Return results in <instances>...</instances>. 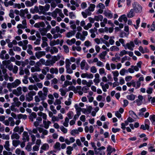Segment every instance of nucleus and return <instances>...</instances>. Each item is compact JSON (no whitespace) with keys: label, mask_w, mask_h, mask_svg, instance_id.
I'll return each mask as SVG.
<instances>
[{"label":"nucleus","mask_w":155,"mask_h":155,"mask_svg":"<svg viewBox=\"0 0 155 155\" xmlns=\"http://www.w3.org/2000/svg\"><path fill=\"white\" fill-rule=\"evenodd\" d=\"M37 130L40 133H42L41 136V138L42 139H44L45 138V135H47L48 133V130L40 127L34 128L32 130L31 129L28 130L29 134L30 135L31 139L32 142L31 143V144H34L36 140V137L35 135L32 134H36L37 133Z\"/></svg>","instance_id":"nucleus-1"},{"label":"nucleus","mask_w":155,"mask_h":155,"mask_svg":"<svg viewBox=\"0 0 155 155\" xmlns=\"http://www.w3.org/2000/svg\"><path fill=\"white\" fill-rule=\"evenodd\" d=\"M24 129L23 127L21 126L20 128L18 126L15 127L13 131L15 132L13 133L11 136V138L12 140H19L20 136L15 132H18L19 134H21L23 132Z\"/></svg>","instance_id":"nucleus-2"},{"label":"nucleus","mask_w":155,"mask_h":155,"mask_svg":"<svg viewBox=\"0 0 155 155\" xmlns=\"http://www.w3.org/2000/svg\"><path fill=\"white\" fill-rule=\"evenodd\" d=\"M71 63L69 59H66L65 61V68L66 71L67 73L71 74L73 73V70H74L76 69V65L75 64H73L71 66V68H70Z\"/></svg>","instance_id":"nucleus-3"},{"label":"nucleus","mask_w":155,"mask_h":155,"mask_svg":"<svg viewBox=\"0 0 155 155\" xmlns=\"http://www.w3.org/2000/svg\"><path fill=\"white\" fill-rule=\"evenodd\" d=\"M43 93L42 91H39L38 94L41 100V101H44L46 99L48 92V88L45 87H44L43 88Z\"/></svg>","instance_id":"nucleus-4"},{"label":"nucleus","mask_w":155,"mask_h":155,"mask_svg":"<svg viewBox=\"0 0 155 155\" xmlns=\"http://www.w3.org/2000/svg\"><path fill=\"white\" fill-rule=\"evenodd\" d=\"M49 71V68L46 67L44 68L42 70V72L43 74H41L39 75L37 73H35L32 74V78H44L45 75L47 74V72Z\"/></svg>","instance_id":"nucleus-5"},{"label":"nucleus","mask_w":155,"mask_h":155,"mask_svg":"<svg viewBox=\"0 0 155 155\" xmlns=\"http://www.w3.org/2000/svg\"><path fill=\"white\" fill-rule=\"evenodd\" d=\"M21 83L20 81L18 79H16L15 81L12 83H8L7 84V87L8 88L9 91H12V88H15Z\"/></svg>","instance_id":"nucleus-6"},{"label":"nucleus","mask_w":155,"mask_h":155,"mask_svg":"<svg viewBox=\"0 0 155 155\" xmlns=\"http://www.w3.org/2000/svg\"><path fill=\"white\" fill-rule=\"evenodd\" d=\"M58 15L62 18H63L64 16L61 10L57 8L51 13V16L54 18H55L57 17Z\"/></svg>","instance_id":"nucleus-7"},{"label":"nucleus","mask_w":155,"mask_h":155,"mask_svg":"<svg viewBox=\"0 0 155 155\" xmlns=\"http://www.w3.org/2000/svg\"><path fill=\"white\" fill-rule=\"evenodd\" d=\"M80 66L81 69L85 71H88L90 68V66L85 59H83L81 62Z\"/></svg>","instance_id":"nucleus-8"},{"label":"nucleus","mask_w":155,"mask_h":155,"mask_svg":"<svg viewBox=\"0 0 155 155\" xmlns=\"http://www.w3.org/2000/svg\"><path fill=\"white\" fill-rule=\"evenodd\" d=\"M36 94V92L35 91H29L25 95V100L28 102L32 101L33 99V96Z\"/></svg>","instance_id":"nucleus-9"},{"label":"nucleus","mask_w":155,"mask_h":155,"mask_svg":"<svg viewBox=\"0 0 155 155\" xmlns=\"http://www.w3.org/2000/svg\"><path fill=\"white\" fill-rule=\"evenodd\" d=\"M50 72L51 74H48L46 78H53V74H58V70L57 68H51L49 69Z\"/></svg>","instance_id":"nucleus-10"},{"label":"nucleus","mask_w":155,"mask_h":155,"mask_svg":"<svg viewBox=\"0 0 155 155\" xmlns=\"http://www.w3.org/2000/svg\"><path fill=\"white\" fill-rule=\"evenodd\" d=\"M133 7L134 10L136 13H140L141 12L142 10V7L139 4L135 2L133 4Z\"/></svg>","instance_id":"nucleus-11"},{"label":"nucleus","mask_w":155,"mask_h":155,"mask_svg":"<svg viewBox=\"0 0 155 155\" xmlns=\"http://www.w3.org/2000/svg\"><path fill=\"white\" fill-rule=\"evenodd\" d=\"M63 42L64 41L62 39L60 41L59 39H57L56 40H54L51 41L50 44L51 46H54L59 44H60L61 46H62Z\"/></svg>","instance_id":"nucleus-12"},{"label":"nucleus","mask_w":155,"mask_h":155,"mask_svg":"<svg viewBox=\"0 0 155 155\" xmlns=\"http://www.w3.org/2000/svg\"><path fill=\"white\" fill-rule=\"evenodd\" d=\"M135 47V45L133 41H130L129 43H127L124 47L125 49L128 48L131 51H133Z\"/></svg>","instance_id":"nucleus-13"},{"label":"nucleus","mask_w":155,"mask_h":155,"mask_svg":"<svg viewBox=\"0 0 155 155\" xmlns=\"http://www.w3.org/2000/svg\"><path fill=\"white\" fill-rule=\"evenodd\" d=\"M49 147V146L48 144L46 143L43 144L41 147L40 153H43V151H46L48 150Z\"/></svg>","instance_id":"nucleus-14"},{"label":"nucleus","mask_w":155,"mask_h":155,"mask_svg":"<svg viewBox=\"0 0 155 155\" xmlns=\"http://www.w3.org/2000/svg\"><path fill=\"white\" fill-rule=\"evenodd\" d=\"M21 89V87H19L16 89L13 90V93L17 96H19L22 94Z\"/></svg>","instance_id":"nucleus-15"},{"label":"nucleus","mask_w":155,"mask_h":155,"mask_svg":"<svg viewBox=\"0 0 155 155\" xmlns=\"http://www.w3.org/2000/svg\"><path fill=\"white\" fill-rule=\"evenodd\" d=\"M22 140L25 142L28 141L29 140V136L28 133L26 131H24L22 134Z\"/></svg>","instance_id":"nucleus-16"},{"label":"nucleus","mask_w":155,"mask_h":155,"mask_svg":"<svg viewBox=\"0 0 155 155\" xmlns=\"http://www.w3.org/2000/svg\"><path fill=\"white\" fill-rule=\"evenodd\" d=\"M104 14L108 18L111 19L113 18V13L109 10L105 11L104 12Z\"/></svg>","instance_id":"nucleus-17"},{"label":"nucleus","mask_w":155,"mask_h":155,"mask_svg":"<svg viewBox=\"0 0 155 155\" xmlns=\"http://www.w3.org/2000/svg\"><path fill=\"white\" fill-rule=\"evenodd\" d=\"M45 53L44 51H39L36 52L35 53V56L38 59H39L42 57L45 56Z\"/></svg>","instance_id":"nucleus-18"},{"label":"nucleus","mask_w":155,"mask_h":155,"mask_svg":"<svg viewBox=\"0 0 155 155\" xmlns=\"http://www.w3.org/2000/svg\"><path fill=\"white\" fill-rule=\"evenodd\" d=\"M92 109V107L91 106H89L87 109L82 108V112L85 114H90Z\"/></svg>","instance_id":"nucleus-19"},{"label":"nucleus","mask_w":155,"mask_h":155,"mask_svg":"<svg viewBox=\"0 0 155 155\" xmlns=\"http://www.w3.org/2000/svg\"><path fill=\"white\" fill-rule=\"evenodd\" d=\"M14 103L13 105L17 107H19L21 104V103L19 101L17 97H15L13 98Z\"/></svg>","instance_id":"nucleus-20"},{"label":"nucleus","mask_w":155,"mask_h":155,"mask_svg":"<svg viewBox=\"0 0 155 155\" xmlns=\"http://www.w3.org/2000/svg\"><path fill=\"white\" fill-rule=\"evenodd\" d=\"M118 20L120 22H122L123 21L125 23H126L127 21V18L125 15H121Z\"/></svg>","instance_id":"nucleus-21"},{"label":"nucleus","mask_w":155,"mask_h":155,"mask_svg":"<svg viewBox=\"0 0 155 155\" xmlns=\"http://www.w3.org/2000/svg\"><path fill=\"white\" fill-rule=\"evenodd\" d=\"M138 99L136 100V102L137 103L138 106H140L142 104L143 100V97L142 95H139L138 96Z\"/></svg>","instance_id":"nucleus-22"},{"label":"nucleus","mask_w":155,"mask_h":155,"mask_svg":"<svg viewBox=\"0 0 155 155\" xmlns=\"http://www.w3.org/2000/svg\"><path fill=\"white\" fill-rule=\"evenodd\" d=\"M74 107L76 109L77 114H81V111H82V109L77 104H76L74 105Z\"/></svg>","instance_id":"nucleus-23"},{"label":"nucleus","mask_w":155,"mask_h":155,"mask_svg":"<svg viewBox=\"0 0 155 155\" xmlns=\"http://www.w3.org/2000/svg\"><path fill=\"white\" fill-rule=\"evenodd\" d=\"M75 141V139L72 137L70 138L69 140L68 139L65 140V142L68 145H69L71 143H74Z\"/></svg>","instance_id":"nucleus-24"},{"label":"nucleus","mask_w":155,"mask_h":155,"mask_svg":"<svg viewBox=\"0 0 155 155\" xmlns=\"http://www.w3.org/2000/svg\"><path fill=\"white\" fill-rule=\"evenodd\" d=\"M4 147L5 149L8 151H10V144L9 141H6L5 142V144L4 145Z\"/></svg>","instance_id":"nucleus-25"},{"label":"nucleus","mask_w":155,"mask_h":155,"mask_svg":"<svg viewBox=\"0 0 155 155\" xmlns=\"http://www.w3.org/2000/svg\"><path fill=\"white\" fill-rule=\"evenodd\" d=\"M7 70L5 68L2 69V76L1 78H12V77H9L7 73Z\"/></svg>","instance_id":"nucleus-26"},{"label":"nucleus","mask_w":155,"mask_h":155,"mask_svg":"<svg viewBox=\"0 0 155 155\" xmlns=\"http://www.w3.org/2000/svg\"><path fill=\"white\" fill-rule=\"evenodd\" d=\"M31 13L34 14L35 13H38L39 12V8L38 6H35L34 8H31L30 10Z\"/></svg>","instance_id":"nucleus-27"},{"label":"nucleus","mask_w":155,"mask_h":155,"mask_svg":"<svg viewBox=\"0 0 155 155\" xmlns=\"http://www.w3.org/2000/svg\"><path fill=\"white\" fill-rule=\"evenodd\" d=\"M61 58L60 54H58L57 56H54L52 57L51 60L54 64L56 61L59 60Z\"/></svg>","instance_id":"nucleus-28"},{"label":"nucleus","mask_w":155,"mask_h":155,"mask_svg":"<svg viewBox=\"0 0 155 155\" xmlns=\"http://www.w3.org/2000/svg\"><path fill=\"white\" fill-rule=\"evenodd\" d=\"M39 31L42 36H45L46 35L47 31L46 29L44 28H41L39 29Z\"/></svg>","instance_id":"nucleus-29"},{"label":"nucleus","mask_w":155,"mask_h":155,"mask_svg":"<svg viewBox=\"0 0 155 155\" xmlns=\"http://www.w3.org/2000/svg\"><path fill=\"white\" fill-rule=\"evenodd\" d=\"M31 72H34L36 71H40L41 69L38 66H35L34 67H32L31 68Z\"/></svg>","instance_id":"nucleus-30"},{"label":"nucleus","mask_w":155,"mask_h":155,"mask_svg":"<svg viewBox=\"0 0 155 155\" xmlns=\"http://www.w3.org/2000/svg\"><path fill=\"white\" fill-rule=\"evenodd\" d=\"M88 35V33L86 31H84L82 32V34L81 36V40L82 41H84L86 38V36H87Z\"/></svg>","instance_id":"nucleus-31"},{"label":"nucleus","mask_w":155,"mask_h":155,"mask_svg":"<svg viewBox=\"0 0 155 155\" xmlns=\"http://www.w3.org/2000/svg\"><path fill=\"white\" fill-rule=\"evenodd\" d=\"M20 143V142L19 140H12V144L13 146L16 147Z\"/></svg>","instance_id":"nucleus-32"},{"label":"nucleus","mask_w":155,"mask_h":155,"mask_svg":"<svg viewBox=\"0 0 155 155\" xmlns=\"http://www.w3.org/2000/svg\"><path fill=\"white\" fill-rule=\"evenodd\" d=\"M15 153L18 155H25V152L24 151H21L19 148H17L15 151Z\"/></svg>","instance_id":"nucleus-33"},{"label":"nucleus","mask_w":155,"mask_h":155,"mask_svg":"<svg viewBox=\"0 0 155 155\" xmlns=\"http://www.w3.org/2000/svg\"><path fill=\"white\" fill-rule=\"evenodd\" d=\"M58 49L57 48L55 47H52L50 50V52L52 54L56 53L58 52Z\"/></svg>","instance_id":"nucleus-34"},{"label":"nucleus","mask_w":155,"mask_h":155,"mask_svg":"<svg viewBox=\"0 0 155 155\" xmlns=\"http://www.w3.org/2000/svg\"><path fill=\"white\" fill-rule=\"evenodd\" d=\"M93 74L90 73H83L81 75V78H93Z\"/></svg>","instance_id":"nucleus-35"},{"label":"nucleus","mask_w":155,"mask_h":155,"mask_svg":"<svg viewBox=\"0 0 155 155\" xmlns=\"http://www.w3.org/2000/svg\"><path fill=\"white\" fill-rule=\"evenodd\" d=\"M54 148L57 150H60L61 149L60 143L58 142H56L54 145Z\"/></svg>","instance_id":"nucleus-36"},{"label":"nucleus","mask_w":155,"mask_h":155,"mask_svg":"<svg viewBox=\"0 0 155 155\" xmlns=\"http://www.w3.org/2000/svg\"><path fill=\"white\" fill-rule=\"evenodd\" d=\"M147 110L146 108L144 107L139 110V112L138 114V115L140 117H142L144 115L143 113Z\"/></svg>","instance_id":"nucleus-37"},{"label":"nucleus","mask_w":155,"mask_h":155,"mask_svg":"<svg viewBox=\"0 0 155 155\" xmlns=\"http://www.w3.org/2000/svg\"><path fill=\"white\" fill-rule=\"evenodd\" d=\"M134 10L133 9H131L129 12L127 14V17L129 18H131L134 17Z\"/></svg>","instance_id":"nucleus-38"},{"label":"nucleus","mask_w":155,"mask_h":155,"mask_svg":"<svg viewBox=\"0 0 155 155\" xmlns=\"http://www.w3.org/2000/svg\"><path fill=\"white\" fill-rule=\"evenodd\" d=\"M43 123L44 126V127L47 129L48 128L49 125L51 124V122L49 121H47L46 120H43Z\"/></svg>","instance_id":"nucleus-39"},{"label":"nucleus","mask_w":155,"mask_h":155,"mask_svg":"<svg viewBox=\"0 0 155 155\" xmlns=\"http://www.w3.org/2000/svg\"><path fill=\"white\" fill-rule=\"evenodd\" d=\"M94 18L97 21H102L103 19V16L101 15H96L94 16Z\"/></svg>","instance_id":"nucleus-40"},{"label":"nucleus","mask_w":155,"mask_h":155,"mask_svg":"<svg viewBox=\"0 0 155 155\" xmlns=\"http://www.w3.org/2000/svg\"><path fill=\"white\" fill-rule=\"evenodd\" d=\"M107 54L106 51L102 52L99 55V57L101 60L104 59H105V56Z\"/></svg>","instance_id":"nucleus-41"},{"label":"nucleus","mask_w":155,"mask_h":155,"mask_svg":"<svg viewBox=\"0 0 155 155\" xmlns=\"http://www.w3.org/2000/svg\"><path fill=\"white\" fill-rule=\"evenodd\" d=\"M9 123H10V126L12 127L14 126L15 124V122L13 118L9 117L8 118Z\"/></svg>","instance_id":"nucleus-42"},{"label":"nucleus","mask_w":155,"mask_h":155,"mask_svg":"<svg viewBox=\"0 0 155 155\" xmlns=\"http://www.w3.org/2000/svg\"><path fill=\"white\" fill-rule=\"evenodd\" d=\"M110 51H117L119 50V48L116 46H113L110 48Z\"/></svg>","instance_id":"nucleus-43"},{"label":"nucleus","mask_w":155,"mask_h":155,"mask_svg":"<svg viewBox=\"0 0 155 155\" xmlns=\"http://www.w3.org/2000/svg\"><path fill=\"white\" fill-rule=\"evenodd\" d=\"M66 153L67 154L70 155L72 153L71 151L73 150V148L71 146H68L67 148Z\"/></svg>","instance_id":"nucleus-44"},{"label":"nucleus","mask_w":155,"mask_h":155,"mask_svg":"<svg viewBox=\"0 0 155 155\" xmlns=\"http://www.w3.org/2000/svg\"><path fill=\"white\" fill-rule=\"evenodd\" d=\"M128 73L127 70L125 69V68H122L120 71V74L121 76H124L126 74Z\"/></svg>","instance_id":"nucleus-45"},{"label":"nucleus","mask_w":155,"mask_h":155,"mask_svg":"<svg viewBox=\"0 0 155 155\" xmlns=\"http://www.w3.org/2000/svg\"><path fill=\"white\" fill-rule=\"evenodd\" d=\"M38 8L39 10V14H41L42 13L44 14L45 12V10L43 6L40 5L39 6Z\"/></svg>","instance_id":"nucleus-46"},{"label":"nucleus","mask_w":155,"mask_h":155,"mask_svg":"<svg viewBox=\"0 0 155 155\" xmlns=\"http://www.w3.org/2000/svg\"><path fill=\"white\" fill-rule=\"evenodd\" d=\"M32 145L33 144H31V143H28L27 145L25 147V149L28 151H30L31 150Z\"/></svg>","instance_id":"nucleus-47"},{"label":"nucleus","mask_w":155,"mask_h":155,"mask_svg":"<svg viewBox=\"0 0 155 155\" xmlns=\"http://www.w3.org/2000/svg\"><path fill=\"white\" fill-rule=\"evenodd\" d=\"M54 64L51 60H47L45 62V65L51 66L53 65Z\"/></svg>","instance_id":"nucleus-48"},{"label":"nucleus","mask_w":155,"mask_h":155,"mask_svg":"<svg viewBox=\"0 0 155 155\" xmlns=\"http://www.w3.org/2000/svg\"><path fill=\"white\" fill-rule=\"evenodd\" d=\"M97 61L96 58H94L93 59H89L87 60V61L89 64H93L94 63H96Z\"/></svg>","instance_id":"nucleus-49"},{"label":"nucleus","mask_w":155,"mask_h":155,"mask_svg":"<svg viewBox=\"0 0 155 155\" xmlns=\"http://www.w3.org/2000/svg\"><path fill=\"white\" fill-rule=\"evenodd\" d=\"M6 51L5 50H2L0 53V58L2 60L5 59L4 55L6 53Z\"/></svg>","instance_id":"nucleus-50"},{"label":"nucleus","mask_w":155,"mask_h":155,"mask_svg":"<svg viewBox=\"0 0 155 155\" xmlns=\"http://www.w3.org/2000/svg\"><path fill=\"white\" fill-rule=\"evenodd\" d=\"M95 8V5L93 4H91L90 5V6L88 8V9L90 11L93 12L94 10V8Z\"/></svg>","instance_id":"nucleus-51"},{"label":"nucleus","mask_w":155,"mask_h":155,"mask_svg":"<svg viewBox=\"0 0 155 155\" xmlns=\"http://www.w3.org/2000/svg\"><path fill=\"white\" fill-rule=\"evenodd\" d=\"M96 59L97 61H96V64L97 66L98 67H103L104 66V63L100 61H98V59L96 58Z\"/></svg>","instance_id":"nucleus-52"},{"label":"nucleus","mask_w":155,"mask_h":155,"mask_svg":"<svg viewBox=\"0 0 155 155\" xmlns=\"http://www.w3.org/2000/svg\"><path fill=\"white\" fill-rule=\"evenodd\" d=\"M30 82L33 83H34L35 82H37L40 81L39 78H34L33 79L32 78H28Z\"/></svg>","instance_id":"nucleus-53"},{"label":"nucleus","mask_w":155,"mask_h":155,"mask_svg":"<svg viewBox=\"0 0 155 155\" xmlns=\"http://www.w3.org/2000/svg\"><path fill=\"white\" fill-rule=\"evenodd\" d=\"M75 34L74 32L73 31H71L68 32L66 34V36L68 38L71 37Z\"/></svg>","instance_id":"nucleus-54"},{"label":"nucleus","mask_w":155,"mask_h":155,"mask_svg":"<svg viewBox=\"0 0 155 155\" xmlns=\"http://www.w3.org/2000/svg\"><path fill=\"white\" fill-rule=\"evenodd\" d=\"M114 38H115L114 36H111L109 40V42L110 43V45H112L114 44L115 41L114 40Z\"/></svg>","instance_id":"nucleus-55"},{"label":"nucleus","mask_w":155,"mask_h":155,"mask_svg":"<svg viewBox=\"0 0 155 155\" xmlns=\"http://www.w3.org/2000/svg\"><path fill=\"white\" fill-rule=\"evenodd\" d=\"M135 96L134 94L128 95L127 96V98L131 101H133L135 98Z\"/></svg>","instance_id":"nucleus-56"},{"label":"nucleus","mask_w":155,"mask_h":155,"mask_svg":"<svg viewBox=\"0 0 155 155\" xmlns=\"http://www.w3.org/2000/svg\"><path fill=\"white\" fill-rule=\"evenodd\" d=\"M2 64L4 65L5 66L6 68L11 64V61L9 60H5L2 61Z\"/></svg>","instance_id":"nucleus-57"},{"label":"nucleus","mask_w":155,"mask_h":155,"mask_svg":"<svg viewBox=\"0 0 155 155\" xmlns=\"http://www.w3.org/2000/svg\"><path fill=\"white\" fill-rule=\"evenodd\" d=\"M99 73L101 75H105L106 73L104 68H102L99 69Z\"/></svg>","instance_id":"nucleus-58"},{"label":"nucleus","mask_w":155,"mask_h":155,"mask_svg":"<svg viewBox=\"0 0 155 155\" xmlns=\"http://www.w3.org/2000/svg\"><path fill=\"white\" fill-rule=\"evenodd\" d=\"M140 21V18H138V19L136 21V25H134V26L135 27V28L137 29L139 27V24Z\"/></svg>","instance_id":"nucleus-59"},{"label":"nucleus","mask_w":155,"mask_h":155,"mask_svg":"<svg viewBox=\"0 0 155 155\" xmlns=\"http://www.w3.org/2000/svg\"><path fill=\"white\" fill-rule=\"evenodd\" d=\"M148 99L149 101H151L152 104L155 103V97H152L150 96H148Z\"/></svg>","instance_id":"nucleus-60"},{"label":"nucleus","mask_w":155,"mask_h":155,"mask_svg":"<svg viewBox=\"0 0 155 155\" xmlns=\"http://www.w3.org/2000/svg\"><path fill=\"white\" fill-rule=\"evenodd\" d=\"M69 119L68 117H66L65 119V121L63 124L64 126L65 127H68V125Z\"/></svg>","instance_id":"nucleus-61"},{"label":"nucleus","mask_w":155,"mask_h":155,"mask_svg":"<svg viewBox=\"0 0 155 155\" xmlns=\"http://www.w3.org/2000/svg\"><path fill=\"white\" fill-rule=\"evenodd\" d=\"M84 45L87 48H88L92 46V44L90 41H89L87 40L84 42Z\"/></svg>","instance_id":"nucleus-62"},{"label":"nucleus","mask_w":155,"mask_h":155,"mask_svg":"<svg viewBox=\"0 0 155 155\" xmlns=\"http://www.w3.org/2000/svg\"><path fill=\"white\" fill-rule=\"evenodd\" d=\"M74 115V113L72 111H70L67 114V115L68 117V118L69 119H71L72 118Z\"/></svg>","instance_id":"nucleus-63"},{"label":"nucleus","mask_w":155,"mask_h":155,"mask_svg":"<svg viewBox=\"0 0 155 155\" xmlns=\"http://www.w3.org/2000/svg\"><path fill=\"white\" fill-rule=\"evenodd\" d=\"M50 3H51V8L52 9L56 7L57 5L53 0H51V2Z\"/></svg>","instance_id":"nucleus-64"}]
</instances>
